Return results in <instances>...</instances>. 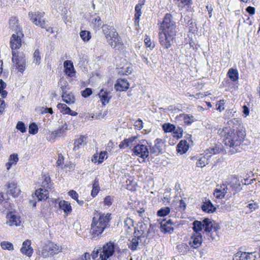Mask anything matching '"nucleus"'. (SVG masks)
Returning a JSON list of instances; mask_svg holds the SVG:
<instances>
[{
  "label": "nucleus",
  "mask_w": 260,
  "mask_h": 260,
  "mask_svg": "<svg viewBox=\"0 0 260 260\" xmlns=\"http://www.w3.org/2000/svg\"><path fill=\"white\" fill-rule=\"evenodd\" d=\"M218 134L223 138L222 142L229 148V153L234 154L241 151L240 145L246 136L245 132L239 129L236 132L234 129L225 127L218 130Z\"/></svg>",
  "instance_id": "f257e3e1"
},
{
  "label": "nucleus",
  "mask_w": 260,
  "mask_h": 260,
  "mask_svg": "<svg viewBox=\"0 0 260 260\" xmlns=\"http://www.w3.org/2000/svg\"><path fill=\"white\" fill-rule=\"evenodd\" d=\"M159 42L164 49H169L172 45V42L176 36V23L173 21L172 16L167 13L160 25Z\"/></svg>",
  "instance_id": "f03ea898"
},
{
  "label": "nucleus",
  "mask_w": 260,
  "mask_h": 260,
  "mask_svg": "<svg viewBox=\"0 0 260 260\" xmlns=\"http://www.w3.org/2000/svg\"><path fill=\"white\" fill-rule=\"evenodd\" d=\"M112 214L95 211L90 228L92 239L96 240L102 236L103 232L110 226Z\"/></svg>",
  "instance_id": "7ed1b4c3"
},
{
  "label": "nucleus",
  "mask_w": 260,
  "mask_h": 260,
  "mask_svg": "<svg viewBox=\"0 0 260 260\" xmlns=\"http://www.w3.org/2000/svg\"><path fill=\"white\" fill-rule=\"evenodd\" d=\"M12 61L16 69L21 73H23L25 69L26 59L25 55L22 52L12 51Z\"/></svg>",
  "instance_id": "20e7f679"
},
{
  "label": "nucleus",
  "mask_w": 260,
  "mask_h": 260,
  "mask_svg": "<svg viewBox=\"0 0 260 260\" xmlns=\"http://www.w3.org/2000/svg\"><path fill=\"white\" fill-rule=\"evenodd\" d=\"M115 251L114 243L111 241L106 243L101 247V251L100 254V260H107L114 254Z\"/></svg>",
  "instance_id": "39448f33"
},
{
  "label": "nucleus",
  "mask_w": 260,
  "mask_h": 260,
  "mask_svg": "<svg viewBox=\"0 0 260 260\" xmlns=\"http://www.w3.org/2000/svg\"><path fill=\"white\" fill-rule=\"evenodd\" d=\"M44 12H29L28 14L30 19L37 25L42 28H46V21L43 18Z\"/></svg>",
  "instance_id": "423d86ee"
},
{
  "label": "nucleus",
  "mask_w": 260,
  "mask_h": 260,
  "mask_svg": "<svg viewBox=\"0 0 260 260\" xmlns=\"http://www.w3.org/2000/svg\"><path fill=\"white\" fill-rule=\"evenodd\" d=\"M15 33L12 35L10 39V46L12 51L20 48L22 45L21 38L23 37L22 31Z\"/></svg>",
  "instance_id": "0eeeda50"
},
{
  "label": "nucleus",
  "mask_w": 260,
  "mask_h": 260,
  "mask_svg": "<svg viewBox=\"0 0 260 260\" xmlns=\"http://www.w3.org/2000/svg\"><path fill=\"white\" fill-rule=\"evenodd\" d=\"M133 152L137 156L145 159L149 156V151L147 146L144 144H138L135 146L133 149ZM144 161V160H143Z\"/></svg>",
  "instance_id": "6e6552de"
},
{
  "label": "nucleus",
  "mask_w": 260,
  "mask_h": 260,
  "mask_svg": "<svg viewBox=\"0 0 260 260\" xmlns=\"http://www.w3.org/2000/svg\"><path fill=\"white\" fill-rule=\"evenodd\" d=\"M256 252L238 251L233 256V260H255Z\"/></svg>",
  "instance_id": "1a4fd4ad"
},
{
  "label": "nucleus",
  "mask_w": 260,
  "mask_h": 260,
  "mask_svg": "<svg viewBox=\"0 0 260 260\" xmlns=\"http://www.w3.org/2000/svg\"><path fill=\"white\" fill-rule=\"evenodd\" d=\"M108 42L111 47L115 50L121 51L124 48L121 39L118 34L116 36H114V37L109 39Z\"/></svg>",
  "instance_id": "9d476101"
},
{
  "label": "nucleus",
  "mask_w": 260,
  "mask_h": 260,
  "mask_svg": "<svg viewBox=\"0 0 260 260\" xmlns=\"http://www.w3.org/2000/svg\"><path fill=\"white\" fill-rule=\"evenodd\" d=\"M160 230L164 234L171 233L174 231L173 222L171 219L162 220L160 222Z\"/></svg>",
  "instance_id": "9b49d317"
},
{
  "label": "nucleus",
  "mask_w": 260,
  "mask_h": 260,
  "mask_svg": "<svg viewBox=\"0 0 260 260\" xmlns=\"http://www.w3.org/2000/svg\"><path fill=\"white\" fill-rule=\"evenodd\" d=\"M202 242V236L201 233H194L191 237L189 244L193 248L199 247Z\"/></svg>",
  "instance_id": "f8f14e48"
},
{
  "label": "nucleus",
  "mask_w": 260,
  "mask_h": 260,
  "mask_svg": "<svg viewBox=\"0 0 260 260\" xmlns=\"http://www.w3.org/2000/svg\"><path fill=\"white\" fill-rule=\"evenodd\" d=\"M102 27L103 28V31L108 41L109 39L113 38L114 36H116L117 35V32L112 26L103 25Z\"/></svg>",
  "instance_id": "ddd939ff"
},
{
  "label": "nucleus",
  "mask_w": 260,
  "mask_h": 260,
  "mask_svg": "<svg viewBox=\"0 0 260 260\" xmlns=\"http://www.w3.org/2000/svg\"><path fill=\"white\" fill-rule=\"evenodd\" d=\"M87 137L84 136H80L79 138L75 139L74 143L73 151H76L86 145Z\"/></svg>",
  "instance_id": "4468645a"
},
{
  "label": "nucleus",
  "mask_w": 260,
  "mask_h": 260,
  "mask_svg": "<svg viewBox=\"0 0 260 260\" xmlns=\"http://www.w3.org/2000/svg\"><path fill=\"white\" fill-rule=\"evenodd\" d=\"M164 143L160 139H156L155 141V144L153 146L150 147V152L151 154H154L157 155L159 153H162V147Z\"/></svg>",
  "instance_id": "2eb2a0df"
},
{
  "label": "nucleus",
  "mask_w": 260,
  "mask_h": 260,
  "mask_svg": "<svg viewBox=\"0 0 260 260\" xmlns=\"http://www.w3.org/2000/svg\"><path fill=\"white\" fill-rule=\"evenodd\" d=\"M21 252L28 257H30L33 253V249L31 247V241L26 240L22 243V246L20 249Z\"/></svg>",
  "instance_id": "dca6fc26"
},
{
  "label": "nucleus",
  "mask_w": 260,
  "mask_h": 260,
  "mask_svg": "<svg viewBox=\"0 0 260 260\" xmlns=\"http://www.w3.org/2000/svg\"><path fill=\"white\" fill-rule=\"evenodd\" d=\"M139 224L140 230L138 231V232L140 234V236L141 237L147 238L150 233L151 229H153V225L150 224L148 228L147 224L145 223H139Z\"/></svg>",
  "instance_id": "f3484780"
},
{
  "label": "nucleus",
  "mask_w": 260,
  "mask_h": 260,
  "mask_svg": "<svg viewBox=\"0 0 260 260\" xmlns=\"http://www.w3.org/2000/svg\"><path fill=\"white\" fill-rule=\"evenodd\" d=\"M7 223L10 226H18L20 223L19 217L17 216L13 212H10L7 215Z\"/></svg>",
  "instance_id": "a211bd4d"
},
{
  "label": "nucleus",
  "mask_w": 260,
  "mask_h": 260,
  "mask_svg": "<svg viewBox=\"0 0 260 260\" xmlns=\"http://www.w3.org/2000/svg\"><path fill=\"white\" fill-rule=\"evenodd\" d=\"M203 224L204 225L203 228L208 236H210L212 240H215V237L212 236L213 232H211L213 225L212 221L209 218H205L203 221Z\"/></svg>",
  "instance_id": "6ab92c4d"
},
{
  "label": "nucleus",
  "mask_w": 260,
  "mask_h": 260,
  "mask_svg": "<svg viewBox=\"0 0 260 260\" xmlns=\"http://www.w3.org/2000/svg\"><path fill=\"white\" fill-rule=\"evenodd\" d=\"M146 0H139L138 4L135 7V23L137 25V23H138L140 16H141V9L144 5Z\"/></svg>",
  "instance_id": "aec40b11"
},
{
  "label": "nucleus",
  "mask_w": 260,
  "mask_h": 260,
  "mask_svg": "<svg viewBox=\"0 0 260 260\" xmlns=\"http://www.w3.org/2000/svg\"><path fill=\"white\" fill-rule=\"evenodd\" d=\"M129 86V84L126 79H119L117 80L114 87L117 91H124L126 90Z\"/></svg>",
  "instance_id": "412c9836"
},
{
  "label": "nucleus",
  "mask_w": 260,
  "mask_h": 260,
  "mask_svg": "<svg viewBox=\"0 0 260 260\" xmlns=\"http://www.w3.org/2000/svg\"><path fill=\"white\" fill-rule=\"evenodd\" d=\"M35 195L38 201H45L48 198V191L47 189L40 188L36 190Z\"/></svg>",
  "instance_id": "4be33fe9"
},
{
  "label": "nucleus",
  "mask_w": 260,
  "mask_h": 260,
  "mask_svg": "<svg viewBox=\"0 0 260 260\" xmlns=\"http://www.w3.org/2000/svg\"><path fill=\"white\" fill-rule=\"evenodd\" d=\"M202 210L205 212L211 213L215 211L216 208L209 200H205L201 206Z\"/></svg>",
  "instance_id": "5701e85b"
},
{
  "label": "nucleus",
  "mask_w": 260,
  "mask_h": 260,
  "mask_svg": "<svg viewBox=\"0 0 260 260\" xmlns=\"http://www.w3.org/2000/svg\"><path fill=\"white\" fill-rule=\"evenodd\" d=\"M65 69V73L69 77H73L75 75V71L73 62L70 60H66L63 63Z\"/></svg>",
  "instance_id": "b1692460"
},
{
  "label": "nucleus",
  "mask_w": 260,
  "mask_h": 260,
  "mask_svg": "<svg viewBox=\"0 0 260 260\" xmlns=\"http://www.w3.org/2000/svg\"><path fill=\"white\" fill-rule=\"evenodd\" d=\"M8 193L11 195L13 197H18L20 192V190L16 186V184L14 182L9 183L8 184Z\"/></svg>",
  "instance_id": "393cba45"
},
{
  "label": "nucleus",
  "mask_w": 260,
  "mask_h": 260,
  "mask_svg": "<svg viewBox=\"0 0 260 260\" xmlns=\"http://www.w3.org/2000/svg\"><path fill=\"white\" fill-rule=\"evenodd\" d=\"M110 92L107 90H105L102 89L99 93V96L101 99L103 105H105L109 102L111 96L109 95Z\"/></svg>",
  "instance_id": "a878e982"
},
{
  "label": "nucleus",
  "mask_w": 260,
  "mask_h": 260,
  "mask_svg": "<svg viewBox=\"0 0 260 260\" xmlns=\"http://www.w3.org/2000/svg\"><path fill=\"white\" fill-rule=\"evenodd\" d=\"M60 209L62 210L66 215H68L72 210V207L70 203L64 200L61 201L58 203Z\"/></svg>",
  "instance_id": "bb28decb"
},
{
  "label": "nucleus",
  "mask_w": 260,
  "mask_h": 260,
  "mask_svg": "<svg viewBox=\"0 0 260 260\" xmlns=\"http://www.w3.org/2000/svg\"><path fill=\"white\" fill-rule=\"evenodd\" d=\"M18 20L15 17H12L9 20V27L15 32L21 31V28L18 25Z\"/></svg>",
  "instance_id": "cd10ccee"
},
{
  "label": "nucleus",
  "mask_w": 260,
  "mask_h": 260,
  "mask_svg": "<svg viewBox=\"0 0 260 260\" xmlns=\"http://www.w3.org/2000/svg\"><path fill=\"white\" fill-rule=\"evenodd\" d=\"M189 148V145L186 140H181L178 144L177 150L181 154L185 153Z\"/></svg>",
  "instance_id": "c85d7f7f"
},
{
  "label": "nucleus",
  "mask_w": 260,
  "mask_h": 260,
  "mask_svg": "<svg viewBox=\"0 0 260 260\" xmlns=\"http://www.w3.org/2000/svg\"><path fill=\"white\" fill-rule=\"evenodd\" d=\"M45 251H48L51 255L57 254L59 252L57 245L52 243H49L46 248L43 250L42 253H44Z\"/></svg>",
  "instance_id": "c756f323"
},
{
  "label": "nucleus",
  "mask_w": 260,
  "mask_h": 260,
  "mask_svg": "<svg viewBox=\"0 0 260 260\" xmlns=\"http://www.w3.org/2000/svg\"><path fill=\"white\" fill-rule=\"evenodd\" d=\"M141 238V236H134L132 238V240H129V243H128V248L133 251L137 250L139 240Z\"/></svg>",
  "instance_id": "7c9ffc66"
},
{
  "label": "nucleus",
  "mask_w": 260,
  "mask_h": 260,
  "mask_svg": "<svg viewBox=\"0 0 260 260\" xmlns=\"http://www.w3.org/2000/svg\"><path fill=\"white\" fill-rule=\"evenodd\" d=\"M68 129V126L66 123H64L63 125L61 127H59L58 129L53 131L51 133V136L53 138H55L56 137H61L63 136L66 131Z\"/></svg>",
  "instance_id": "2f4dec72"
},
{
  "label": "nucleus",
  "mask_w": 260,
  "mask_h": 260,
  "mask_svg": "<svg viewBox=\"0 0 260 260\" xmlns=\"http://www.w3.org/2000/svg\"><path fill=\"white\" fill-rule=\"evenodd\" d=\"M61 98L63 102L68 104H73L75 101V98L72 93H64L62 94Z\"/></svg>",
  "instance_id": "473e14b6"
},
{
  "label": "nucleus",
  "mask_w": 260,
  "mask_h": 260,
  "mask_svg": "<svg viewBox=\"0 0 260 260\" xmlns=\"http://www.w3.org/2000/svg\"><path fill=\"white\" fill-rule=\"evenodd\" d=\"M228 75L229 78L234 82L237 81L239 79V74L236 69L231 68L228 72Z\"/></svg>",
  "instance_id": "72a5a7b5"
},
{
  "label": "nucleus",
  "mask_w": 260,
  "mask_h": 260,
  "mask_svg": "<svg viewBox=\"0 0 260 260\" xmlns=\"http://www.w3.org/2000/svg\"><path fill=\"white\" fill-rule=\"evenodd\" d=\"M100 186L99 179L97 178H95L92 184V189L91 190V195L93 197H95L98 194Z\"/></svg>",
  "instance_id": "f704fd0d"
},
{
  "label": "nucleus",
  "mask_w": 260,
  "mask_h": 260,
  "mask_svg": "<svg viewBox=\"0 0 260 260\" xmlns=\"http://www.w3.org/2000/svg\"><path fill=\"white\" fill-rule=\"evenodd\" d=\"M192 229L194 233H200L199 232L201 231L204 228L203 222L198 220H194L192 223Z\"/></svg>",
  "instance_id": "c9c22d12"
},
{
  "label": "nucleus",
  "mask_w": 260,
  "mask_h": 260,
  "mask_svg": "<svg viewBox=\"0 0 260 260\" xmlns=\"http://www.w3.org/2000/svg\"><path fill=\"white\" fill-rule=\"evenodd\" d=\"M209 163V159L205 155L200 158L197 162V167L203 168Z\"/></svg>",
  "instance_id": "e433bc0d"
},
{
  "label": "nucleus",
  "mask_w": 260,
  "mask_h": 260,
  "mask_svg": "<svg viewBox=\"0 0 260 260\" xmlns=\"http://www.w3.org/2000/svg\"><path fill=\"white\" fill-rule=\"evenodd\" d=\"M162 128L165 133H171L175 130V125L170 123H165L162 125Z\"/></svg>",
  "instance_id": "4c0bfd02"
},
{
  "label": "nucleus",
  "mask_w": 260,
  "mask_h": 260,
  "mask_svg": "<svg viewBox=\"0 0 260 260\" xmlns=\"http://www.w3.org/2000/svg\"><path fill=\"white\" fill-rule=\"evenodd\" d=\"M57 107L60 110V112L63 114H68L69 112H71V109L65 104H58Z\"/></svg>",
  "instance_id": "58836bf2"
},
{
  "label": "nucleus",
  "mask_w": 260,
  "mask_h": 260,
  "mask_svg": "<svg viewBox=\"0 0 260 260\" xmlns=\"http://www.w3.org/2000/svg\"><path fill=\"white\" fill-rule=\"evenodd\" d=\"M170 212V208L168 207H164L157 211V215L160 217L167 216Z\"/></svg>",
  "instance_id": "ea45409f"
},
{
  "label": "nucleus",
  "mask_w": 260,
  "mask_h": 260,
  "mask_svg": "<svg viewBox=\"0 0 260 260\" xmlns=\"http://www.w3.org/2000/svg\"><path fill=\"white\" fill-rule=\"evenodd\" d=\"M220 148L217 146H214L212 148H209L206 150V154L209 155L208 157H210L212 154H215L220 152Z\"/></svg>",
  "instance_id": "a19ab883"
},
{
  "label": "nucleus",
  "mask_w": 260,
  "mask_h": 260,
  "mask_svg": "<svg viewBox=\"0 0 260 260\" xmlns=\"http://www.w3.org/2000/svg\"><path fill=\"white\" fill-rule=\"evenodd\" d=\"M81 38L84 42H88L91 38L90 32L87 30H81L80 32Z\"/></svg>",
  "instance_id": "79ce46f5"
},
{
  "label": "nucleus",
  "mask_w": 260,
  "mask_h": 260,
  "mask_svg": "<svg viewBox=\"0 0 260 260\" xmlns=\"http://www.w3.org/2000/svg\"><path fill=\"white\" fill-rule=\"evenodd\" d=\"M42 186L43 189H50L51 187V180L49 176H45L42 183Z\"/></svg>",
  "instance_id": "37998d69"
},
{
  "label": "nucleus",
  "mask_w": 260,
  "mask_h": 260,
  "mask_svg": "<svg viewBox=\"0 0 260 260\" xmlns=\"http://www.w3.org/2000/svg\"><path fill=\"white\" fill-rule=\"evenodd\" d=\"M183 120L185 124L190 125L195 120V118L193 115L189 114H184L183 116Z\"/></svg>",
  "instance_id": "c03bdc74"
},
{
  "label": "nucleus",
  "mask_w": 260,
  "mask_h": 260,
  "mask_svg": "<svg viewBox=\"0 0 260 260\" xmlns=\"http://www.w3.org/2000/svg\"><path fill=\"white\" fill-rule=\"evenodd\" d=\"M241 119L239 118H232L228 121V123L229 125H232L233 127L239 126L241 123Z\"/></svg>",
  "instance_id": "a18cd8bd"
},
{
  "label": "nucleus",
  "mask_w": 260,
  "mask_h": 260,
  "mask_svg": "<svg viewBox=\"0 0 260 260\" xmlns=\"http://www.w3.org/2000/svg\"><path fill=\"white\" fill-rule=\"evenodd\" d=\"M180 21L182 23H185L188 25L189 26V30H191L193 28V20L190 18V17L186 16H185L183 19H181Z\"/></svg>",
  "instance_id": "49530a36"
},
{
  "label": "nucleus",
  "mask_w": 260,
  "mask_h": 260,
  "mask_svg": "<svg viewBox=\"0 0 260 260\" xmlns=\"http://www.w3.org/2000/svg\"><path fill=\"white\" fill-rule=\"evenodd\" d=\"M183 130L181 127L178 126L175 128V130L173 131L174 137L177 139H180L182 138L183 135Z\"/></svg>",
  "instance_id": "de8ad7c7"
},
{
  "label": "nucleus",
  "mask_w": 260,
  "mask_h": 260,
  "mask_svg": "<svg viewBox=\"0 0 260 260\" xmlns=\"http://www.w3.org/2000/svg\"><path fill=\"white\" fill-rule=\"evenodd\" d=\"M2 249L5 250H12L13 249V245L8 241H3L1 243Z\"/></svg>",
  "instance_id": "09e8293b"
},
{
  "label": "nucleus",
  "mask_w": 260,
  "mask_h": 260,
  "mask_svg": "<svg viewBox=\"0 0 260 260\" xmlns=\"http://www.w3.org/2000/svg\"><path fill=\"white\" fill-rule=\"evenodd\" d=\"M34 62L39 65L40 63L41 57L39 49H36L34 53Z\"/></svg>",
  "instance_id": "8fccbe9b"
},
{
  "label": "nucleus",
  "mask_w": 260,
  "mask_h": 260,
  "mask_svg": "<svg viewBox=\"0 0 260 260\" xmlns=\"http://www.w3.org/2000/svg\"><path fill=\"white\" fill-rule=\"evenodd\" d=\"M28 132L29 134L32 135H35L38 133V127L35 122H32L29 124Z\"/></svg>",
  "instance_id": "3c124183"
},
{
  "label": "nucleus",
  "mask_w": 260,
  "mask_h": 260,
  "mask_svg": "<svg viewBox=\"0 0 260 260\" xmlns=\"http://www.w3.org/2000/svg\"><path fill=\"white\" fill-rule=\"evenodd\" d=\"M92 22L95 25V29H99L100 27L103 26V21L100 17H97L92 20Z\"/></svg>",
  "instance_id": "603ef678"
},
{
  "label": "nucleus",
  "mask_w": 260,
  "mask_h": 260,
  "mask_svg": "<svg viewBox=\"0 0 260 260\" xmlns=\"http://www.w3.org/2000/svg\"><path fill=\"white\" fill-rule=\"evenodd\" d=\"M101 247H97L94 248L93 251L92 253L90 254V256H91L92 258L95 259L96 257H98L99 254L101 253Z\"/></svg>",
  "instance_id": "864d4df0"
},
{
  "label": "nucleus",
  "mask_w": 260,
  "mask_h": 260,
  "mask_svg": "<svg viewBox=\"0 0 260 260\" xmlns=\"http://www.w3.org/2000/svg\"><path fill=\"white\" fill-rule=\"evenodd\" d=\"M18 156L17 154H12L10 155L9 158V162H11L13 165L17 164L18 161Z\"/></svg>",
  "instance_id": "5fc2aeb1"
},
{
  "label": "nucleus",
  "mask_w": 260,
  "mask_h": 260,
  "mask_svg": "<svg viewBox=\"0 0 260 260\" xmlns=\"http://www.w3.org/2000/svg\"><path fill=\"white\" fill-rule=\"evenodd\" d=\"M92 93V89L90 88H86L81 91V95L83 97L86 98L89 96Z\"/></svg>",
  "instance_id": "6e6d98bb"
},
{
  "label": "nucleus",
  "mask_w": 260,
  "mask_h": 260,
  "mask_svg": "<svg viewBox=\"0 0 260 260\" xmlns=\"http://www.w3.org/2000/svg\"><path fill=\"white\" fill-rule=\"evenodd\" d=\"M16 128L21 133L26 132V127L24 123L22 121H19L16 125Z\"/></svg>",
  "instance_id": "4d7b16f0"
},
{
  "label": "nucleus",
  "mask_w": 260,
  "mask_h": 260,
  "mask_svg": "<svg viewBox=\"0 0 260 260\" xmlns=\"http://www.w3.org/2000/svg\"><path fill=\"white\" fill-rule=\"evenodd\" d=\"M113 202V198L110 196H106L104 199V205L106 206H111Z\"/></svg>",
  "instance_id": "13d9d810"
},
{
  "label": "nucleus",
  "mask_w": 260,
  "mask_h": 260,
  "mask_svg": "<svg viewBox=\"0 0 260 260\" xmlns=\"http://www.w3.org/2000/svg\"><path fill=\"white\" fill-rule=\"evenodd\" d=\"M124 224L127 229H131V226L133 225V220L129 217H126L124 220Z\"/></svg>",
  "instance_id": "bf43d9fd"
},
{
  "label": "nucleus",
  "mask_w": 260,
  "mask_h": 260,
  "mask_svg": "<svg viewBox=\"0 0 260 260\" xmlns=\"http://www.w3.org/2000/svg\"><path fill=\"white\" fill-rule=\"evenodd\" d=\"M144 42L146 47H147L153 48L155 46L154 43L151 42L150 39L148 36H146V37L145 38Z\"/></svg>",
  "instance_id": "052dcab7"
},
{
  "label": "nucleus",
  "mask_w": 260,
  "mask_h": 260,
  "mask_svg": "<svg viewBox=\"0 0 260 260\" xmlns=\"http://www.w3.org/2000/svg\"><path fill=\"white\" fill-rule=\"evenodd\" d=\"M214 196L217 199H222L224 197V194L220 189L216 188L214 192Z\"/></svg>",
  "instance_id": "680f3d73"
},
{
  "label": "nucleus",
  "mask_w": 260,
  "mask_h": 260,
  "mask_svg": "<svg viewBox=\"0 0 260 260\" xmlns=\"http://www.w3.org/2000/svg\"><path fill=\"white\" fill-rule=\"evenodd\" d=\"M107 152L106 151H101L99 155H98V164H101L103 162L105 156L107 155Z\"/></svg>",
  "instance_id": "e2e57ef3"
},
{
  "label": "nucleus",
  "mask_w": 260,
  "mask_h": 260,
  "mask_svg": "<svg viewBox=\"0 0 260 260\" xmlns=\"http://www.w3.org/2000/svg\"><path fill=\"white\" fill-rule=\"evenodd\" d=\"M236 113V112L233 111V110H226L224 114V116L227 119H231L234 116V113Z\"/></svg>",
  "instance_id": "0e129e2a"
},
{
  "label": "nucleus",
  "mask_w": 260,
  "mask_h": 260,
  "mask_svg": "<svg viewBox=\"0 0 260 260\" xmlns=\"http://www.w3.org/2000/svg\"><path fill=\"white\" fill-rule=\"evenodd\" d=\"M224 103L223 100H220L217 104H216V109L217 110L220 112L222 111L224 109Z\"/></svg>",
  "instance_id": "69168bd1"
},
{
  "label": "nucleus",
  "mask_w": 260,
  "mask_h": 260,
  "mask_svg": "<svg viewBox=\"0 0 260 260\" xmlns=\"http://www.w3.org/2000/svg\"><path fill=\"white\" fill-rule=\"evenodd\" d=\"M68 194L74 200H77L78 194L74 190H71L68 192Z\"/></svg>",
  "instance_id": "338daca9"
},
{
  "label": "nucleus",
  "mask_w": 260,
  "mask_h": 260,
  "mask_svg": "<svg viewBox=\"0 0 260 260\" xmlns=\"http://www.w3.org/2000/svg\"><path fill=\"white\" fill-rule=\"evenodd\" d=\"M77 260H90V254L88 252H85L82 257L79 258Z\"/></svg>",
  "instance_id": "774afa93"
}]
</instances>
